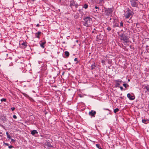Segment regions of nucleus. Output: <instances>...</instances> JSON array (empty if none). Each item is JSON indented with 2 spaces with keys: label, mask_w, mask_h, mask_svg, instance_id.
Listing matches in <instances>:
<instances>
[{
  "label": "nucleus",
  "mask_w": 149,
  "mask_h": 149,
  "mask_svg": "<svg viewBox=\"0 0 149 149\" xmlns=\"http://www.w3.org/2000/svg\"><path fill=\"white\" fill-rule=\"evenodd\" d=\"M84 25L86 26H89L91 25L92 24V19L90 17H85L84 19Z\"/></svg>",
  "instance_id": "nucleus-1"
},
{
  "label": "nucleus",
  "mask_w": 149,
  "mask_h": 149,
  "mask_svg": "<svg viewBox=\"0 0 149 149\" xmlns=\"http://www.w3.org/2000/svg\"><path fill=\"white\" fill-rule=\"evenodd\" d=\"M130 1L133 7H137L138 6V1L136 0H130Z\"/></svg>",
  "instance_id": "nucleus-2"
},
{
  "label": "nucleus",
  "mask_w": 149,
  "mask_h": 149,
  "mask_svg": "<svg viewBox=\"0 0 149 149\" xmlns=\"http://www.w3.org/2000/svg\"><path fill=\"white\" fill-rule=\"evenodd\" d=\"M120 38L121 40H123L125 42H127L128 39V37L123 34L120 35Z\"/></svg>",
  "instance_id": "nucleus-3"
},
{
  "label": "nucleus",
  "mask_w": 149,
  "mask_h": 149,
  "mask_svg": "<svg viewBox=\"0 0 149 149\" xmlns=\"http://www.w3.org/2000/svg\"><path fill=\"white\" fill-rule=\"evenodd\" d=\"M131 16H132V13H131V12L130 11L129 9L128 10V12H127V14H126L125 15V17L126 18L128 19L130 17V18H131Z\"/></svg>",
  "instance_id": "nucleus-4"
},
{
  "label": "nucleus",
  "mask_w": 149,
  "mask_h": 149,
  "mask_svg": "<svg viewBox=\"0 0 149 149\" xmlns=\"http://www.w3.org/2000/svg\"><path fill=\"white\" fill-rule=\"evenodd\" d=\"M96 113L95 111L92 110L91 111L89 112L88 114L89 116L94 117H95V115L96 114Z\"/></svg>",
  "instance_id": "nucleus-5"
},
{
  "label": "nucleus",
  "mask_w": 149,
  "mask_h": 149,
  "mask_svg": "<svg viewBox=\"0 0 149 149\" xmlns=\"http://www.w3.org/2000/svg\"><path fill=\"white\" fill-rule=\"evenodd\" d=\"M127 97L130 100H133L135 98L134 95H131L129 93L127 94Z\"/></svg>",
  "instance_id": "nucleus-6"
},
{
  "label": "nucleus",
  "mask_w": 149,
  "mask_h": 149,
  "mask_svg": "<svg viewBox=\"0 0 149 149\" xmlns=\"http://www.w3.org/2000/svg\"><path fill=\"white\" fill-rule=\"evenodd\" d=\"M142 122L145 124H147L149 123V120L147 119H143L142 120Z\"/></svg>",
  "instance_id": "nucleus-7"
},
{
  "label": "nucleus",
  "mask_w": 149,
  "mask_h": 149,
  "mask_svg": "<svg viewBox=\"0 0 149 149\" xmlns=\"http://www.w3.org/2000/svg\"><path fill=\"white\" fill-rule=\"evenodd\" d=\"M22 45V48H25L27 46V43L26 42H23L21 44Z\"/></svg>",
  "instance_id": "nucleus-8"
},
{
  "label": "nucleus",
  "mask_w": 149,
  "mask_h": 149,
  "mask_svg": "<svg viewBox=\"0 0 149 149\" xmlns=\"http://www.w3.org/2000/svg\"><path fill=\"white\" fill-rule=\"evenodd\" d=\"M38 133V132L36 130H33L31 132V134L33 135H34L36 134H37Z\"/></svg>",
  "instance_id": "nucleus-9"
},
{
  "label": "nucleus",
  "mask_w": 149,
  "mask_h": 149,
  "mask_svg": "<svg viewBox=\"0 0 149 149\" xmlns=\"http://www.w3.org/2000/svg\"><path fill=\"white\" fill-rule=\"evenodd\" d=\"M41 32L38 31L37 33H36V37L37 38H39V35L41 34Z\"/></svg>",
  "instance_id": "nucleus-10"
},
{
  "label": "nucleus",
  "mask_w": 149,
  "mask_h": 149,
  "mask_svg": "<svg viewBox=\"0 0 149 149\" xmlns=\"http://www.w3.org/2000/svg\"><path fill=\"white\" fill-rule=\"evenodd\" d=\"M116 83H117V84H119V83H122V81L120 79H118L117 80H116Z\"/></svg>",
  "instance_id": "nucleus-11"
},
{
  "label": "nucleus",
  "mask_w": 149,
  "mask_h": 149,
  "mask_svg": "<svg viewBox=\"0 0 149 149\" xmlns=\"http://www.w3.org/2000/svg\"><path fill=\"white\" fill-rule=\"evenodd\" d=\"M113 12V10L111 8H109L107 10V12L109 13H111Z\"/></svg>",
  "instance_id": "nucleus-12"
},
{
  "label": "nucleus",
  "mask_w": 149,
  "mask_h": 149,
  "mask_svg": "<svg viewBox=\"0 0 149 149\" xmlns=\"http://www.w3.org/2000/svg\"><path fill=\"white\" fill-rule=\"evenodd\" d=\"M120 84H115V87H119L120 88V90H121V91H122L123 90V87H122V86H119V85H120Z\"/></svg>",
  "instance_id": "nucleus-13"
},
{
  "label": "nucleus",
  "mask_w": 149,
  "mask_h": 149,
  "mask_svg": "<svg viewBox=\"0 0 149 149\" xmlns=\"http://www.w3.org/2000/svg\"><path fill=\"white\" fill-rule=\"evenodd\" d=\"M65 54L66 57H68L69 55V53L68 51H65Z\"/></svg>",
  "instance_id": "nucleus-14"
},
{
  "label": "nucleus",
  "mask_w": 149,
  "mask_h": 149,
  "mask_svg": "<svg viewBox=\"0 0 149 149\" xmlns=\"http://www.w3.org/2000/svg\"><path fill=\"white\" fill-rule=\"evenodd\" d=\"M45 42H42L41 44H40V46L42 48H44V45L45 44Z\"/></svg>",
  "instance_id": "nucleus-15"
},
{
  "label": "nucleus",
  "mask_w": 149,
  "mask_h": 149,
  "mask_svg": "<svg viewBox=\"0 0 149 149\" xmlns=\"http://www.w3.org/2000/svg\"><path fill=\"white\" fill-rule=\"evenodd\" d=\"M119 111V109L118 108H116L114 110L113 112L114 113H116L117 112Z\"/></svg>",
  "instance_id": "nucleus-16"
},
{
  "label": "nucleus",
  "mask_w": 149,
  "mask_h": 149,
  "mask_svg": "<svg viewBox=\"0 0 149 149\" xmlns=\"http://www.w3.org/2000/svg\"><path fill=\"white\" fill-rule=\"evenodd\" d=\"M21 93L25 97H29V95L27 94H26L25 93L23 92H21Z\"/></svg>",
  "instance_id": "nucleus-17"
},
{
  "label": "nucleus",
  "mask_w": 149,
  "mask_h": 149,
  "mask_svg": "<svg viewBox=\"0 0 149 149\" xmlns=\"http://www.w3.org/2000/svg\"><path fill=\"white\" fill-rule=\"evenodd\" d=\"M88 5L87 4H85L84 5L83 8L85 9H86L88 8Z\"/></svg>",
  "instance_id": "nucleus-18"
},
{
  "label": "nucleus",
  "mask_w": 149,
  "mask_h": 149,
  "mask_svg": "<svg viewBox=\"0 0 149 149\" xmlns=\"http://www.w3.org/2000/svg\"><path fill=\"white\" fill-rule=\"evenodd\" d=\"M95 66L94 64L92 65H91V69L93 70L95 68Z\"/></svg>",
  "instance_id": "nucleus-19"
},
{
  "label": "nucleus",
  "mask_w": 149,
  "mask_h": 149,
  "mask_svg": "<svg viewBox=\"0 0 149 149\" xmlns=\"http://www.w3.org/2000/svg\"><path fill=\"white\" fill-rule=\"evenodd\" d=\"M1 102H3V101L6 102V98H2V99H1Z\"/></svg>",
  "instance_id": "nucleus-20"
},
{
  "label": "nucleus",
  "mask_w": 149,
  "mask_h": 149,
  "mask_svg": "<svg viewBox=\"0 0 149 149\" xmlns=\"http://www.w3.org/2000/svg\"><path fill=\"white\" fill-rule=\"evenodd\" d=\"M123 85L125 88H127L129 86L128 84H123Z\"/></svg>",
  "instance_id": "nucleus-21"
},
{
  "label": "nucleus",
  "mask_w": 149,
  "mask_h": 149,
  "mask_svg": "<svg viewBox=\"0 0 149 149\" xmlns=\"http://www.w3.org/2000/svg\"><path fill=\"white\" fill-rule=\"evenodd\" d=\"M96 146L97 148H98V149L100 147V145L99 144H96Z\"/></svg>",
  "instance_id": "nucleus-22"
},
{
  "label": "nucleus",
  "mask_w": 149,
  "mask_h": 149,
  "mask_svg": "<svg viewBox=\"0 0 149 149\" xmlns=\"http://www.w3.org/2000/svg\"><path fill=\"white\" fill-rule=\"evenodd\" d=\"M120 26H123V23L122 22H121L120 23Z\"/></svg>",
  "instance_id": "nucleus-23"
},
{
  "label": "nucleus",
  "mask_w": 149,
  "mask_h": 149,
  "mask_svg": "<svg viewBox=\"0 0 149 149\" xmlns=\"http://www.w3.org/2000/svg\"><path fill=\"white\" fill-rule=\"evenodd\" d=\"M107 30L109 31H110L111 30V28L109 27H108L107 28Z\"/></svg>",
  "instance_id": "nucleus-24"
},
{
  "label": "nucleus",
  "mask_w": 149,
  "mask_h": 149,
  "mask_svg": "<svg viewBox=\"0 0 149 149\" xmlns=\"http://www.w3.org/2000/svg\"><path fill=\"white\" fill-rule=\"evenodd\" d=\"M13 146H12V145H10V146H8V148H9V149H11L12 148H13Z\"/></svg>",
  "instance_id": "nucleus-25"
},
{
  "label": "nucleus",
  "mask_w": 149,
  "mask_h": 149,
  "mask_svg": "<svg viewBox=\"0 0 149 149\" xmlns=\"http://www.w3.org/2000/svg\"><path fill=\"white\" fill-rule=\"evenodd\" d=\"M75 62H76V63H77L78 62V61L77 60V58H75Z\"/></svg>",
  "instance_id": "nucleus-26"
},
{
  "label": "nucleus",
  "mask_w": 149,
  "mask_h": 149,
  "mask_svg": "<svg viewBox=\"0 0 149 149\" xmlns=\"http://www.w3.org/2000/svg\"><path fill=\"white\" fill-rule=\"evenodd\" d=\"M11 142H13V143L15 142V140L14 139H11Z\"/></svg>",
  "instance_id": "nucleus-27"
},
{
  "label": "nucleus",
  "mask_w": 149,
  "mask_h": 149,
  "mask_svg": "<svg viewBox=\"0 0 149 149\" xmlns=\"http://www.w3.org/2000/svg\"><path fill=\"white\" fill-rule=\"evenodd\" d=\"M13 117L14 119H16L17 118V116L15 115H14Z\"/></svg>",
  "instance_id": "nucleus-28"
},
{
  "label": "nucleus",
  "mask_w": 149,
  "mask_h": 149,
  "mask_svg": "<svg viewBox=\"0 0 149 149\" xmlns=\"http://www.w3.org/2000/svg\"><path fill=\"white\" fill-rule=\"evenodd\" d=\"M7 137L8 139H11V136L9 134L8 135H7Z\"/></svg>",
  "instance_id": "nucleus-29"
},
{
  "label": "nucleus",
  "mask_w": 149,
  "mask_h": 149,
  "mask_svg": "<svg viewBox=\"0 0 149 149\" xmlns=\"http://www.w3.org/2000/svg\"><path fill=\"white\" fill-rule=\"evenodd\" d=\"M11 110H12V111H14V110H15V107H12V108H11Z\"/></svg>",
  "instance_id": "nucleus-30"
},
{
  "label": "nucleus",
  "mask_w": 149,
  "mask_h": 149,
  "mask_svg": "<svg viewBox=\"0 0 149 149\" xmlns=\"http://www.w3.org/2000/svg\"><path fill=\"white\" fill-rule=\"evenodd\" d=\"M4 144L7 146H8L9 145L8 143H4Z\"/></svg>",
  "instance_id": "nucleus-31"
},
{
  "label": "nucleus",
  "mask_w": 149,
  "mask_h": 149,
  "mask_svg": "<svg viewBox=\"0 0 149 149\" xmlns=\"http://www.w3.org/2000/svg\"><path fill=\"white\" fill-rule=\"evenodd\" d=\"M118 25L115 24L113 26L114 27H118Z\"/></svg>",
  "instance_id": "nucleus-32"
},
{
  "label": "nucleus",
  "mask_w": 149,
  "mask_h": 149,
  "mask_svg": "<svg viewBox=\"0 0 149 149\" xmlns=\"http://www.w3.org/2000/svg\"><path fill=\"white\" fill-rule=\"evenodd\" d=\"M79 96L80 97H82V96L81 95V94H79Z\"/></svg>",
  "instance_id": "nucleus-33"
},
{
  "label": "nucleus",
  "mask_w": 149,
  "mask_h": 149,
  "mask_svg": "<svg viewBox=\"0 0 149 149\" xmlns=\"http://www.w3.org/2000/svg\"><path fill=\"white\" fill-rule=\"evenodd\" d=\"M95 9H97V8L99 9V8L97 7L96 6H95Z\"/></svg>",
  "instance_id": "nucleus-34"
},
{
  "label": "nucleus",
  "mask_w": 149,
  "mask_h": 149,
  "mask_svg": "<svg viewBox=\"0 0 149 149\" xmlns=\"http://www.w3.org/2000/svg\"><path fill=\"white\" fill-rule=\"evenodd\" d=\"M6 135H7H7H9L8 133V132H6Z\"/></svg>",
  "instance_id": "nucleus-35"
},
{
  "label": "nucleus",
  "mask_w": 149,
  "mask_h": 149,
  "mask_svg": "<svg viewBox=\"0 0 149 149\" xmlns=\"http://www.w3.org/2000/svg\"><path fill=\"white\" fill-rule=\"evenodd\" d=\"M48 146H49V147H51L52 146L51 144H50V145H48Z\"/></svg>",
  "instance_id": "nucleus-36"
},
{
  "label": "nucleus",
  "mask_w": 149,
  "mask_h": 149,
  "mask_svg": "<svg viewBox=\"0 0 149 149\" xmlns=\"http://www.w3.org/2000/svg\"><path fill=\"white\" fill-rule=\"evenodd\" d=\"M12 65V63H11V65H9V66H10Z\"/></svg>",
  "instance_id": "nucleus-37"
},
{
  "label": "nucleus",
  "mask_w": 149,
  "mask_h": 149,
  "mask_svg": "<svg viewBox=\"0 0 149 149\" xmlns=\"http://www.w3.org/2000/svg\"><path fill=\"white\" fill-rule=\"evenodd\" d=\"M37 26L38 27L39 26V24H38L37 25Z\"/></svg>",
  "instance_id": "nucleus-38"
},
{
  "label": "nucleus",
  "mask_w": 149,
  "mask_h": 149,
  "mask_svg": "<svg viewBox=\"0 0 149 149\" xmlns=\"http://www.w3.org/2000/svg\"><path fill=\"white\" fill-rule=\"evenodd\" d=\"M99 149H102L101 147H100Z\"/></svg>",
  "instance_id": "nucleus-39"
},
{
  "label": "nucleus",
  "mask_w": 149,
  "mask_h": 149,
  "mask_svg": "<svg viewBox=\"0 0 149 149\" xmlns=\"http://www.w3.org/2000/svg\"><path fill=\"white\" fill-rule=\"evenodd\" d=\"M54 86V87H56V86Z\"/></svg>",
  "instance_id": "nucleus-40"
},
{
  "label": "nucleus",
  "mask_w": 149,
  "mask_h": 149,
  "mask_svg": "<svg viewBox=\"0 0 149 149\" xmlns=\"http://www.w3.org/2000/svg\"><path fill=\"white\" fill-rule=\"evenodd\" d=\"M76 42L77 43L78 42V40H76Z\"/></svg>",
  "instance_id": "nucleus-41"
},
{
  "label": "nucleus",
  "mask_w": 149,
  "mask_h": 149,
  "mask_svg": "<svg viewBox=\"0 0 149 149\" xmlns=\"http://www.w3.org/2000/svg\"><path fill=\"white\" fill-rule=\"evenodd\" d=\"M0 134H2V133L0 132Z\"/></svg>",
  "instance_id": "nucleus-42"
},
{
  "label": "nucleus",
  "mask_w": 149,
  "mask_h": 149,
  "mask_svg": "<svg viewBox=\"0 0 149 149\" xmlns=\"http://www.w3.org/2000/svg\"><path fill=\"white\" fill-rule=\"evenodd\" d=\"M92 33H94V31H92Z\"/></svg>",
  "instance_id": "nucleus-43"
},
{
  "label": "nucleus",
  "mask_w": 149,
  "mask_h": 149,
  "mask_svg": "<svg viewBox=\"0 0 149 149\" xmlns=\"http://www.w3.org/2000/svg\"><path fill=\"white\" fill-rule=\"evenodd\" d=\"M79 45L80 46V43L79 44Z\"/></svg>",
  "instance_id": "nucleus-44"
},
{
  "label": "nucleus",
  "mask_w": 149,
  "mask_h": 149,
  "mask_svg": "<svg viewBox=\"0 0 149 149\" xmlns=\"http://www.w3.org/2000/svg\"><path fill=\"white\" fill-rule=\"evenodd\" d=\"M106 110H108V109H106Z\"/></svg>",
  "instance_id": "nucleus-45"
},
{
  "label": "nucleus",
  "mask_w": 149,
  "mask_h": 149,
  "mask_svg": "<svg viewBox=\"0 0 149 149\" xmlns=\"http://www.w3.org/2000/svg\"><path fill=\"white\" fill-rule=\"evenodd\" d=\"M111 18H110V20H111Z\"/></svg>",
  "instance_id": "nucleus-46"
}]
</instances>
